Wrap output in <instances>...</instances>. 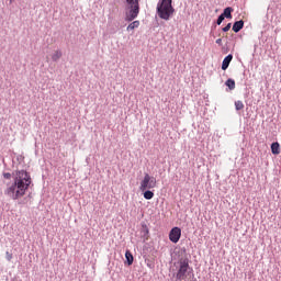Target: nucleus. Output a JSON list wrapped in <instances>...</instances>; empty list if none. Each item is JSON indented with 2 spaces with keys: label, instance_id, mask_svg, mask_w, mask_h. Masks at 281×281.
<instances>
[{
  "label": "nucleus",
  "instance_id": "obj_1",
  "mask_svg": "<svg viewBox=\"0 0 281 281\" xmlns=\"http://www.w3.org/2000/svg\"><path fill=\"white\" fill-rule=\"evenodd\" d=\"M14 182L8 184L4 190V194L13 201H19V199H23L25 196V192L30 190V186H32V176L26 170H16L13 173Z\"/></svg>",
  "mask_w": 281,
  "mask_h": 281
},
{
  "label": "nucleus",
  "instance_id": "obj_2",
  "mask_svg": "<svg viewBox=\"0 0 281 281\" xmlns=\"http://www.w3.org/2000/svg\"><path fill=\"white\" fill-rule=\"evenodd\" d=\"M156 12L159 19H162V21H170V18L175 14L172 0H159Z\"/></svg>",
  "mask_w": 281,
  "mask_h": 281
},
{
  "label": "nucleus",
  "instance_id": "obj_3",
  "mask_svg": "<svg viewBox=\"0 0 281 281\" xmlns=\"http://www.w3.org/2000/svg\"><path fill=\"white\" fill-rule=\"evenodd\" d=\"M127 12L125 15V21H135L139 16V0H126Z\"/></svg>",
  "mask_w": 281,
  "mask_h": 281
},
{
  "label": "nucleus",
  "instance_id": "obj_4",
  "mask_svg": "<svg viewBox=\"0 0 281 281\" xmlns=\"http://www.w3.org/2000/svg\"><path fill=\"white\" fill-rule=\"evenodd\" d=\"M178 263H179V269L176 274L177 280H180V281L188 280V278H190V276L192 274V271H190V263L188 259H180Z\"/></svg>",
  "mask_w": 281,
  "mask_h": 281
},
{
  "label": "nucleus",
  "instance_id": "obj_5",
  "mask_svg": "<svg viewBox=\"0 0 281 281\" xmlns=\"http://www.w3.org/2000/svg\"><path fill=\"white\" fill-rule=\"evenodd\" d=\"M157 187V178L148 173H145L143 180L140 181L139 190L140 192H146V190H153Z\"/></svg>",
  "mask_w": 281,
  "mask_h": 281
},
{
  "label": "nucleus",
  "instance_id": "obj_6",
  "mask_svg": "<svg viewBox=\"0 0 281 281\" xmlns=\"http://www.w3.org/2000/svg\"><path fill=\"white\" fill-rule=\"evenodd\" d=\"M181 238V228L179 227H173L170 233H169V240H171V243H179Z\"/></svg>",
  "mask_w": 281,
  "mask_h": 281
},
{
  "label": "nucleus",
  "instance_id": "obj_7",
  "mask_svg": "<svg viewBox=\"0 0 281 281\" xmlns=\"http://www.w3.org/2000/svg\"><path fill=\"white\" fill-rule=\"evenodd\" d=\"M234 59V56L232 54L227 55L223 63H222V69L223 71H225L228 67H229V63H232V60Z\"/></svg>",
  "mask_w": 281,
  "mask_h": 281
},
{
  "label": "nucleus",
  "instance_id": "obj_8",
  "mask_svg": "<svg viewBox=\"0 0 281 281\" xmlns=\"http://www.w3.org/2000/svg\"><path fill=\"white\" fill-rule=\"evenodd\" d=\"M245 27V22L243 20H239L233 24V32L238 33L240 30Z\"/></svg>",
  "mask_w": 281,
  "mask_h": 281
},
{
  "label": "nucleus",
  "instance_id": "obj_9",
  "mask_svg": "<svg viewBox=\"0 0 281 281\" xmlns=\"http://www.w3.org/2000/svg\"><path fill=\"white\" fill-rule=\"evenodd\" d=\"M232 12H234V9H232V7H227L226 9H224L222 16L224 19H232Z\"/></svg>",
  "mask_w": 281,
  "mask_h": 281
},
{
  "label": "nucleus",
  "instance_id": "obj_10",
  "mask_svg": "<svg viewBox=\"0 0 281 281\" xmlns=\"http://www.w3.org/2000/svg\"><path fill=\"white\" fill-rule=\"evenodd\" d=\"M271 153L272 155H280V143L271 144Z\"/></svg>",
  "mask_w": 281,
  "mask_h": 281
},
{
  "label": "nucleus",
  "instance_id": "obj_11",
  "mask_svg": "<svg viewBox=\"0 0 281 281\" xmlns=\"http://www.w3.org/2000/svg\"><path fill=\"white\" fill-rule=\"evenodd\" d=\"M60 58H63V52L60 50H55L52 55V60H54V63L60 60Z\"/></svg>",
  "mask_w": 281,
  "mask_h": 281
},
{
  "label": "nucleus",
  "instance_id": "obj_12",
  "mask_svg": "<svg viewBox=\"0 0 281 281\" xmlns=\"http://www.w3.org/2000/svg\"><path fill=\"white\" fill-rule=\"evenodd\" d=\"M137 27H139V21L136 20V21L132 22L131 24H128L126 30H127V32H131Z\"/></svg>",
  "mask_w": 281,
  "mask_h": 281
},
{
  "label": "nucleus",
  "instance_id": "obj_13",
  "mask_svg": "<svg viewBox=\"0 0 281 281\" xmlns=\"http://www.w3.org/2000/svg\"><path fill=\"white\" fill-rule=\"evenodd\" d=\"M125 258L127 260V265H130V266L133 265L134 258H133V254L131 252V250H126Z\"/></svg>",
  "mask_w": 281,
  "mask_h": 281
},
{
  "label": "nucleus",
  "instance_id": "obj_14",
  "mask_svg": "<svg viewBox=\"0 0 281 281\" xmlns=\"http://www.w3.org/2000/svg\"><path fill=\"white\" fill-rule=\"evenodd\" d=\"M226 87H228V89H231V91H234V89H236V81H234V79H228L226 81Z\"/></svg>",
  "mask_w": 281,
  "mask_h": 281
},
{
  "label": "nucleus",
  "instance_id": "obj_15",
  "mask_svg": "<svg viewBox=\"0 0 281 281\" xmlns=\"http://www.w3.org/2000/svg\"><path fill=\"white\" fill-rule=\"evenodd\" d=\"M153 196H155V193L150 190H145L144 192V199H146L147 201H150V199H153Z\"/></svg>",
  "mask_w": 281,
  "mask_h": 281
},
{
  "label": "nucleus",
  "instance_id": "obj_16",
  "mask_svg": "<svg viewBox=\"0 0 281 281\" xmlns=\"http://www.w3.org/2000/svg\"><path fill=\"white\" fill-rule=\"evenodd\" d=\"M142 234L143 236H146V240H148V234H150V231L148 229V226L146 224L142 225Z\"/></svg>",
  "mask_w": 281,
  "mask_h": 281
},
{
  "label": "nucleus",
  "instance_id": "obj_17",
  "mask_svg": "<svg viewBox=\"0 0 281 281\" xmlns=\"http://www.w3.org/2000/svg\"><path fill=\"white\" fill-rule=\"evenodd\" d=\"M235 109L236 111H243V109H245V103H243V101H236Z\"/></svg>",
  "mask_w": 281,
  "mask_h": 281
},
{
  "label": "nucleus",
  "instance_id": "obj_18",
  "mask_svg": "<svg viewBox=\"0 0 281 281\" xmlns=\"http://www.w3.org/2000/svg\"><path fill=\"white\" fill-rule=\"evenodd\" d=\"M223 32H229L232 30V23H228L225 27L222 29Z\"/></svg>",
  "mask_w": 281,
  "mask_h": 281
},
{
  "label": "nucleus",
  "instance_id": "obj_19",
  "mask_svg": "<svg viewBox=\"0 0 281 281\" xmlns=\"http://www.w3.org/2000/svg\"><path fill=\"white\" fill-rule=\"evenodd\" d=\"M223 21H225V18L221 14L217 19V25H221V23H223Z\"/></svg>",
  "mask_w": 281,
  "mask_h": 281
},
{
  "label": "nucleus",
  "instance_id": "obj_20",
  "mask_svg": "<svg viewBox=\"0 0 281 281\" xmlns=\"http://www.w3.org/2000/svg\"><path fill=\"white\" fill-rule=\"evenodd\" d=\"M4 179H12V173L5 172L3 173Z\"/></svg>",
  "mask_w": 281,
  "mask_h": 281
},
{
  "label": "nucleus",
  "instance_id": "obj_21",
  "mask_svg": "<svg viewBox=\"0 0 281 281\" xmlns=\"http://www.w3.org/2000/svg\"><path fill=\"white\" fill-rule=\"evenodd\" d=\"M5 256H7V260H12V254H10L9 251L5 252Z\"/></svg>",
  "mask_w": 281,
  "mask_h": 281
},
{
  "label": "nucleus",
  "instance_id": "obj_22",
  "mask_svg": "<svg viewBox=\"0 0 281 281\" xmlns=\"http://www.w3.org/2000/svg\"><path fill=\"white\" fill-rule=\"evenodd\" d=\"M215 43H216L217 45H222L223 40H222V38H217Z\"/></svg>",
  "mask_w": 281,
  "mask_h": 281
},
{
  "label": "nucleus",
  "instance_id": "obj_23",
  "mask_svg": "<svg viewBox=\"0 0 281 281\" xmlns=\"http://www.w3.org/2000/svg\"><path fill=\"white\" fill-rule=\"evenodd\" d=\"M10 1V3H12L14 0H9Z\"/></svg>",
  "mask_w": 281,
  "mask_h": 281
}]
</instances>
